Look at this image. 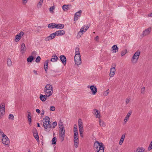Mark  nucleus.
<instances>
[{
	"instance_id": "aec40b11",
	"label": "nucleus",
	"mask_w": 152,
	"mask_h": 152,
	"mask_svg": "<svg viewBox=\"0 0 152 152\" xmlns=\"http://www.w3.org/2000/svg\"><path fill=\"white\" fill-rule=\"evenodd\" d=\"M44 91L48 94V97H49L53 93V89L49 90V89H44Z\"/></svg>"
},
{
	"instance_id": "e433bc0d",
	"label": "nucleus",
	"mask_w": 152,
	"mask_h": 152,
	"mask_svg": "<svg viewBox=\"0 0 152 152\" xmlns=\"http://www.w3.org/2000/svg\"><path fill=\"white\" fill-rule=\"evenodd\" d=\"M28 121L29 122V124H30L31 122V114L30 113H28Z\"/></svg>"
},
{
	"instance_id": "5fc2aeb1",
	"label": "nucleus",
	"mask_w": 152,
	"mask_h": 152,
	"mask_svg": "<svg viewBox=\"0 0 152 152\" xmlns=\"http://www.w3.org/2000/svg\"><path fill=\"white\" fill-rule=\"evenodd\" d=\"M78 135V131H74V136H76Z\"/></svg>"
},
{
	"instance_id": "4468645a",
	"label": "nucleus",
	"mask_w": 152,
	"mask_h": 152,
	"mask_svg": "<svg viewBox=\"0 0 152 152\" xmlns=\"http://www.w3.org/2000/svg\"><path fill=\"white\" fill-rule=\"evenodd\" d=\"M55 33L56 36H61L64 35L65 33V31L63 30L58 31Z\"/></svg>"
},
{
	"instance_id": "ddd939ff",
	"label": "nucleus",
	"mask_w": 152,
	"mask_h": 152,
	"mask_svg": "<svg viewBox=\"0 0 152 152\" xmlns=\"http://www.w3.org/2000/svg\"><path fill=\"white\" fill-rule=\"evenodd\" d=\"M93 114L95 115L97 118H99L100 117V112L96 109H94L93 110Z\"/></svg>"
},
{
	"instance_id": "052dcab7",
	"label": "nucleus",
	"mask_w": 152,
	"mask_h": 152,
	"mask_svg": "<svg viewBox=\"0 0 152 152\" xmlns=\"http://www.w3.org/2000/svg\"><path fill=\"white\" fill-rule=\"evenodd\" d=\"M145 92V87H143L141 89V93L142 94H144Z\"/></svg>"
},
{
	"instance_id": "bf43d9fd",
	"label": "nucleus",
	"mask_w": 152,
	"mask_h": 152,
	"mask_svg": "<svg viewBox=\"0 0 152 152\" xmlns=\"http://www.w3.org/2000/svg\"><path fill=\"white\" fill-rule=\"evenodd\" d=\"M41 59V58H37L36 59V62L37 63L39 62L40 60Z\"/></svg>"
},
{
	"instance_id": "49530a36",
	"label": "nucleus",
	"mask_w": 152,
	"mask_h": 152,
	"mask_svg": "<svg viewBox=\"0 0 152 152\" xmlns=\"http://www.w3.org/2000/svg\"><path fill=\"white\" fill-rule=\"evenodd\" d=\"M5 135L4 134V132L3 131H1V130H0V137H3L4 136H5Z\"/></svg>"
},
{
	"instance_id": "603ef678",
	"label": "nucleus",
	"mask_w": 152,
	"mask_h": 152,
	"mask_svg": "<svg viewBox=\"0 0 152 152\" xmlns=\"http://www.w3.org/2000/svg\"><path fill=\"white\" fill-rule=\"evenodd\" d=\"M9 118L10 119L11 118L12 120H13L14 116L13 115L10 114L9 115Z\"/></svg>"
},
{
	"instance_id": "72a5a7b5",
	"label": "nucleus",
	"mask_w": 152,
	"mask_h": 152,
	"mask_svg": "<svg viewBox=\"0 0 152 152\" xmlns=\"http://www.w3.org/2000/svg\"><path fill=\"white\" fill-rule=\"evenodd\" d=\"M99 124L100 126L103 127H104L105 126V124L104 123L103 121H102L100 119H99Z\"/></svg>"
},
{
	"instance_id": "7c9ffc66",
	"label": "nucleus",
	"mask_w": 152,
	"mask_h": 152,
	"mask_svg": "<svg viewBox=\"0 0 152 152\" xmlns=\"http://www.w3.org/2000/svg\"><path fill=\"white\" fill-rule=\"evenodd\" d=\"M44 89H53L52 85L50 84H47L45 87Z\"/></svg>"
},
{
	"instance_id": "8fccbe9b",
	"label": "nucleus",
	"mask_w": 152,
	"mask_h": 152,
	"mask_svg": "<svg viewBox=\"0 0 152 152\" xmlns=\"http://www.w3.org/2000/svg\"><path fill=\"white\" fill-rule=\"evenodd\" d=\"M55 110V108L54 106H51L50 107V110L52 111H54Z\"/></svg>"
},
{
	"instance_id": "a211bd4d",
	"label": "nucleus",
	"mask_w": 152,
	"mask_h": 152,
	"mask_svg": "<svg viewBox=\"0 0 152 152\" xmlns=\"http://www.w3.org/2000/svg\"><path fill=\"white\" fill-rule=\"evenodd\" d=\"M48 97V95L47 94H46L45 95L40 94L39 98L42 101L44 102L46 100Z\"/></svg>"
},
{
	"instance_id": "c03bdc74",
	"label": "nucleus",
	"mask_w": 152,
	"mask_h": 152,
	"mask_svg": "<svg viewBox=\"0 0 152 152\" xmlns=\"http://www.w3.org/2000/svg\"><path fill=\"white\" fill-rule=\"evenodd\" d=\"M80 134V136L83 137V129H79Z\"/></svg>"
},
{
	"instance_id": "e2e57ef3",
	"label": "nucleus",
	"mask_w": 152,
	"mask_h": 152,
	"mask_svg": "<svg viewBox=\"0 0 152 152\" xmlns=\"http://www.w3.org/2000/svg\"><path fill=\"white\" fill-rule=\"evenodd\" d=\"M48 65H44V68L45 69V71H47V69H48Z\"/></svg>"
},
{
	"instance_id": "f03ea898",
	"label": "nucleus",
	"mask_w": 152,
	"mask_h": 152,
	"mask_svg": "<svg viewBox=\"0 0 152 152\" xmlns=\"http://www.w3.org/2000/svg\"><path fill=\"white\" fill-rule=\"evenodd\" d=\"M50 121V118L48 116L45 117L43 119V126L46 131H49L51 128V125Z\"/></svg>"
},
{
	"instance_id": "338daca9",
	"label": "nucleus",
	"mask_w": 152,
	"mask_h": 152,
	"mask_svg": "<svg viewBox=\"0 0 152 152\" xmlns=\"http://www.w3.org/2000/svg\"><path fill=\"white\" fill-rule=\"evenodd\" d=\"M48 61H49L48 60H47L46 61H45V65H48Z\"/></svg>"
},
{
	"instance_id": "37998d69",
	"label": "nucleus",
	"mask_w": 152,
	"mask_h": 152,
	"mask_svg": "<svg viewBox=\"0 0 152 152\" xmlns=\"http://www.w3.org/2000/svg\"><path fill=\"white\" fill-rule=\"evenodd\" d=\"M35 58H28L27 61L29 62H31Z\"/></svg>"
},
{
	"instance_id": "3c124183",
	"label": "nucleus",
	"mask_w": 152,
	"mask_h": 152,
	"mask_svg": "<svg viewBox=\"0 0 152 152\" xmlns=\"http://www.w3.org/2000/svg\"><path fill=\"white\" fill-rule=\"evenodd\" d=\"M28 0H22V4L23 5H26Z\"/></svg>"
},
{
	"instance_id": "c85d7f7f",
	"label": "nucleus",
	"mask_w": 152,
	"mask_h": 152,
	"mask_svg": "<svg viewBox=\"0 0 152 152\" xmlns=\"http://www.w3.org/2000/svg\"><path fill=\"white\" fill-rule=\"evenodd\" d=\"M56 23H51L48 24V27L50 28H56Z\"/></svg>"
},
{
	"instance_id": "5701e85b",
	"label": "nucleus",
	"mask_w": 152,
	"mask_h": 152,
	"mask_svg": "<svg viewBox=\"0 0 152 152\" xmlns=\"http://www.w3.org/2000/svg\"><path fill=\"white\" fill-rule=\"evenodd\" d=\"M75 50V57H80L81 56V55H80L79 52V48H76Z\"/></svg>"
},
{
	"instance_id": "bb28decb",
	"label": "nucleus",
	"mask_w": 152,
	"mask_h": 152,
	"mask_svg": "<svg viewBox=\"0 0 152 152\" xmlns=\"http://www.w3.org/2000/svg\"><path fill=\"white\" fill-rule=\"evenodd\" d=\"M125 136V134H123L122 135L119 142V144L120 145H121L122 144L124 139Z\"/></svg>"
},
{
	"instance_id": "393cba45",
	"label": "nucleus",
	"mask_w": 152,
	"mask_h": 152,
	"mask_svg": "<svg viewBox=\"0 0 152 152\" xmlns=\"http://www.w3.org/2000/svg\"><path fill=\"white\" fill-rule=\"evenodd\" d=\"M139 58H132L131 59V62L133 64H136Z\"/></svg>"
},
{
	"instance_id": "4d7b16f0",
	"label": "nucleus",
	"mask_w": 152,
	"mask_h": 152,
	"mask_svg": "<svg viewBox=\"0 0 152 152\" xmlns=\"http://www.w3.org/2000/svg\"><path fill=\"white\" fill-rule=\"evenodd\" d=\"M118 51V48L115 45V52H116Z\"/></svg>"
},
{
	"instance_id": "a878e982",
	"label": "nucleus",
	"mask_w": 152,
	"mask_h": 152,
	"mask_svg": "<svg viewBox=\"0 0 152 152\" xmlns=\"http://www.w3.org/2000/svg\"><path fill=\"white\" fill-rule=\"evenodd\" d=\"M83 33L80 30L78 32L76 36V37L77 39H80L83 35Z\"/></svg>"
},
{
	"instance_id": "2f4dec72",
	"label": "nucleus",
	"mask_w": 152,
	"mask_h": 152,
	"mask_svg": "<svg viewBox=\"0 0 152 152\" xmlns=\"http://www.w3.org/2000/svg\"><path fill=\"white\" fill-rule=\"evenodd\" d=\"M7 64L8 66H10L12 65V62L11 60L9 58H7Z\"/></svg>"
},
{
	"instance_id": "20e7f679",
	"label": "nucleus",
	"mask_w": 152,
	"mask_h": 152,
	"mask_svg": "<svg viewBox=\"0 0 152 152\" xmlns=\"http://www.w3.org/2000/svg\"><path fill=\"white\" fill-rule=\"evenodd\" d=\"M5 105L4 103H1L0 105V118H2L4 114Z\"/></svg>"
},
{
	"instance_id": "6e6d98bb",
	"label": "nucleus",
	"mask_w": 152,
	"mask_h": 152,
	"mask_svg": "<svg viewBox=\"0 0 152 152\" xmlns=\"http://www.w3.org/2000/svg\"><path fill=\"white\" fill-rule=\"evenodd\" d=\"M36 53L35 51H33L32 53V56H30V57H32L33 56H36Z\"/></svg>"
},
{
	"instance_id": "09e8293b",
	"label": "nucleus",
	"mask_w": 152,
	"mask_h": 152,
	"mask_svg": "<svg viewBox=\"0 0 152 152\" xmlns=\"http://www.w3.org/2000/svg\"><path fill=\"white\" fill-rule=\"evenodd\" d=\"M74 126V128L73 131H78L77 126L76 124H75Z\"/></svg>"
},
{
	"instance_id": "a18cd8bd",
	"label": "nucleus",
	"mask_w": 152,
	"mask_h": 152,
	"mask_svg": "<svg viewBox=\"0 0 152 152\" xmlns=\"http://www.w3.org/2000/svg\"><path fill=\"white\" fill-rule=\"evenodd\" d=\"M58 59V58H53L51 59V61L52 62H54L56 61Z\"/></svg>"
},
{
	"instance_id": "69168bd1",
	"label": "nucleus",
	"mask_w": 152,
	"mask_h": 152,
	"mask_svg": "<svg viewBox=\"0 0 152 152\" xmlns=\"http://www.w3.org/2000/svg\"><path fill=\"white\" fill-rule=\"evenodd\" d=\"M36 112L38 113H40V111L39 109H37L36 110Z\"/></svg>"
},
{
	"instance_id": "0e129e2a",
	"label": "nucleus",
	"mask_w": 152,
	"mask_h": 152,
	"mask_svg": "<svg viewBox=\"0 0 152 152\" xmlns=\"http://www.w3.org/2000/svg\"><path fill=\"white\" fill-rule=\"evenodd\" d=\"M99 39V37L98 36H96L94 38V40L96 41H98Z\"/></svg>"
},
{
	"instance_id": "6ab92c4d",
	"label": "nucleus",
	"mask_w": 152,
	"mask_h": 152,
	"mask_svg": "<svg viewBox=\"0 0 152 152\" xmlns=\"http://www.w3.org/2000/svg\"><path fill=\"white\" fill-rule=\"evenodd\" d=\"M132 113V111H129V112L127 113L126 116L124 119V121L125 122V123H126L127 122L131 114Z\"/></svg>"
},
{
	"instance_id": "ea45409f",
	"label": "nucleus",
	"mask_w": 152,
	"mask_h": 152,
	"mask_svg": "<svg viewBox=\"0 0 152 152\" xmlns=\"http://www.w3.org/2000/svg\"><path fill=\"white\" fill-rule=\"evenodd\" d=\"M109 89L106 90V91H105L103 94V95L104 96H107L109 93Z\"/></svg>"
},
{
	"instance_id": "f257e3e1",
	"label": "nucleus",
	"mask_w": 152,
	"mask_h": 152,
	"mask_svg": "<svg viewBox=\"0 0 152 152\" xmlns=\"http://www.w3.org/2000/svg\"><path fill=\"white\" fill-rule=\"evenodd\" d=\"M104 145L102 142L98 141L95 142L94 145V150L97 152H104Z\"/></svg>"
},
{
	"instance_id": "9d476101",
	"label": "nucleus",
	"mask_w": 152,
	"mask_h": 152,
	"mask_svg": "<svg viewBox=\"0 0 152 152\" xmlns=\"http://www.w3.org/2000/svg\"><path fill=\"white\" fill-rule=\"evenodd\" d=\"M56 36V34H55V32L52 33L45 38V40L46 41H49L52 40Z\"/></svg>"
},
{
	"instance_id": "473e14b6",
	"label": "nucleus",
	"mask_w": 152,
	"mask_h": 152,
	"mask_svg": "<svg viewBox=\"0 0 152 152\" xmlns=\"http://www.w3.org/2000/svg\"><path fill=\"white\" fill-rule=\"evenodd\" d=\"M82 11L81 10L77 12L75 14V16H76V17L79 18V17H80Z\"/></svg>"
},
{
	"instance_id": "de8ad7c7",
	"label": "nucleus",
	"mask_w": 152,
	"mask_h": 152,
	"mask_svg": "<svg viewBox=\"0 0 152 152\" xmlns=\"http://www.w3.org/2000/svg\"><path fill=\"white\" fill-rule=\"evenodd\" d=\"M52 124L53 125V128H54L55 126H57V123L56 121H55L52 123Z\"/></svg>"
},
{
	"instance_id": "c756f323",
	"label": "nucleus",
	"mask_w": 152,
	"mask_h": 152,
	"mask_svg": "<svg viewBox=\"0 0 152 152\" xmlns=\"http://www.w3.org/2000/svg\"><path fill=\"white\" fill-rule=\"evenodd\" d=\"M55 7L54 6H53L50 7L49 9V10L51 14H53L54 13V10L55 9Z\"/></svg>"
},
{
	"instance_id": "1a4fd4ad",
	"label": "nucleus",
	"mask_w": 152,
	"mask_h": 152,
	"mask_svg": "<svg viewBox=\"0 0 152 152\" xmlns=\"http://www.w3.org/2000/svg\"><path fill=\"white\" fill-rule=\"evenodd\" d=\"M24 33L22 32H21L16 36L15 39V42H18L20 39L23 36Z\"/></svg>"
},
{
	"instance_id": "864d4df0",
	"label": "nucleus",
	"mask_w": 152,
	"mask_h": 152,
	"mask_svg": "<svg viewBox=\"0 0 152 152\" xmlns=\"http://www.w3.org/2000/svg\"><path fill=\"white\" fill-rule=\"evenodd\" d=\"M130 98H127L126 99V104H127L129 103L130 101Z\"/></svg>"
},
{
	"instance_id": "2eb2a0df",
	"label": "nucleus",
	"mask_w": 152,
	"mask_h": 152,
	"mask_svg": "<svg viewBox=\"0 0 152 152\" xmlns=\"http://www.w3.org/2000/svg\"><path fill=\"white\" fill-rule=\"evenodd\" d=\"M76 64L78 65L81 63V58H74Z\"/></svg>"
},
{
	"instance_id": "a19ab883",
	"label": "nucleus",
	"mask_w": 152,
	"mask_h": 152,
	"mask_svg": "<svg viewBox=\"0 0 152 152\" xmlns=\"http://www.w3.org/2000/svg\"><path fill=\"white\" fill-rule=\"evenodd\" d=\"M152 149V140L150 143V144L149 147L148 148V150L150 151Z\"/></svg>"
},
{
	"instance_id": "c9c22d12",
	"label": "nucleus",
	"mask_w": 152,
	"mask_h": 152,
	"mask_svg": "<svg viewBox=\"0 0 152 152\" xmlns=\"http://www.w3.org/2000/svg\"><path fill=\"white\" fill-rule=\"evenodd\" d=\"M61 61L65 65L66 62V58H59Z\"/></svg>"
},
{
	"instance_id": "0eeeda50",
	"label": "nucleus",
	"mask_w": 152,
	"mask_h": 152,
	"mask_svg": "<svg viewBox=\"0 0 152 152\" xmlns=\"http://www.w3.org/2000/svg\"><path fill=\"white\" fill-rule=\"evenodd\" d=\"M26 50V47L25 44L24 43H22L20 45V52L22 54H24Z\"/></svg>"
},
{
	"instance_id": "b1692460",
	"label": "nucleus",
	"mask_w": 152,
	"mask_h": 152,
	"mask_svg": "<svg viewBox=\"0 0 152 152\" xmlns=\"http://www.w3.org/2000/svg\"><path fill=\"white\" fill-rule=\"evenodd\" d=\"M114 75V67H113L110 69V77H113Z\"/></svg>"
},
{
	"instance_id": "79ce46f5",
	"label": "nucleus",
	"mask_w": 152,
	"mask_h": 152,
	"mask_svg": "<svg viewBox=\"0 0 152 152\" xmlns=\"http://www.w3.org/2000/svg\"><path fill=\"white\" fill-rule=\"evenodd\" d=\"M78 18L76 16H74V24H75L76 23L77 20L78 19Z\"/></svg>"
},
{
	"instance_id": "6e6552de",
	"label": "nucleus",
	"mask_w": 152,
	"mask_h": 152,
	"mask_svg": "<svg viewBox=\"0 0 152 152\" xmlns=\"http://www.w3.org/2000/svg\"><path fill=\"white\" fill-rule=\"evenodd\" d=\"M79 136H74V143L75 147L77 148L79 145Z\"/></svg>"
},
{
	"instance_id": "7ed1b4c3",
	"label": "nucleus",
	"mask_w": 152,
	"mask_h": 152,
	"mask_svg": "<svg viewBox=\"0 0 152 152\" xmlns=\"http://www.w3.org/2000/svg\"><path fill=\"white\" fill-rule=\"evenodd\" d=\"M152 28L151 27H149L146 29H145L142 32L141 35L143 37L147 36L150 34Z\"/></svg>"
},
{
	"instance_id": "f3484780",
	"label": "nucleus",
	"mask_w": 152,
	"mask_h": 152,
	"mask_svg": "<svg viewBox=\"0 0 152 152\" xmlns=\"http://www.w3.org/2000/svg\"><path fill=\"white\" fill-rule=\"evenodd\" d=\"M78 125L79 126V129H83V123L82 120L81 119H79L78 120Z\"/></svg>"
},
{
	"instance_id": "13d9d810",
	"label": "nucleus",
	"mask_w": 152,
	"mask_h": 152,
	"mask_svg": "<svg viewBox=\"0 0 152 152\" xmlns=\"http://www.w3.org/2000/svg\"><path fill=\"white\" fill-rule=\"evenodd\" d=\"M127 52L126 50H125L123 51L121 53V56H123Z\"/></svg>"
},
{
	"instance_id": "680f3d73",
	"label": "nucleus",
	"mask_w": 152,
	"mask_h": 152,
	"mask_svg": "<svg viewBox=\"0 0 152 152\" xmlns=\"http://www.w3.org/2000/svg\"><path fill=\"white\" fill-rule=\"evenodd\" d=\"M59 127L60 128H61V127H63V124L61 122H60L59 123Z\"/></svg>"
},
{
	"instance_id": "4be33fe9",
	"label": "nucleus",
	"mask_w": 152,
	"mask_h": 152,
	"mask_svg": "<svg viewBox=\"0 0 152 152\" xmlns=\"http://www.w3.org/2000/svg\"><path fill=\"white\" fill-rule=\"evenodd\" d=\"M44 0H40L37 5V7L38 9L41 8Z\"/></svg>"
},
{
	"instance_id": "f8f14e48",
	"label": "nucleus",
	"mask_w": 152,
	"mask_h": 152,
	"mask_svg": "<svg viewBox=\"0 0 152 152\" xmlns=\"http://www.w3.org/2000/svg\"><path fill=\"white\" fill-rule=\"evenodd\" d=\"M89 28V26L88 25H84L81 28L80 30L84 33Z\"/></svg>"
},
{
	"instance_id": "9b49d317",
	"label": "nucleus",
	"mask_w": 152,
	"mask_h": 152,
	"mask_svg": "<svg viewBox=\"0 0 152 152\" xmlns=\"http://www.w3.org/2000/svg\"><path fill=\"white\" fill-rule=\"evenodd\" d=\"M2 143L5 145H8L10 141L7 136L5 135L2 137Z\"/></svg>"
},
{
	"instance_id": "39448f33",
	"label": "nucleus",
	"mask_w": 152,
	"mask_h": 152,
	"mask_svg": "<svg viewBox=\"0 0 152 152\" xmlns=\"http://www.w3.org/2000/svg\"><path fill=\"white\" fill-rule=\"evenodd\" d=\"M88 88H90L91 91L93 95H95L97 92V89L96 86L94 85L91 86H87Z\"/></svg>"
},
{
	"instance_id": "412c9836",
	"label": "nucleus",
	"mask_w": 152,
	"mask_h": 152,
	"mask_svg": "<svg viewBox=\"0 0 152 152\" xmlns=\"http://www.w3.org/2000/svg\"><path fill=\"white\" fill-rule=\"evenodd\" d=\"M56 28L57 29H61L64 28V25L61 24L56 23Z\"/></svg>"
},
{
	"instance_id": "4c0bfd02",
	"label": "nucleus",
	"mask_w": 152,
	"mask_h": 152,
	"mask_svg": "<svg viewBox=\"0 0 152 152\" xmlns=\"http://www.w3.org/2000/svg\"><path fill=\"white\" fill-rule=\"evenodd\" d=\"M140 51H137L134 54V57H137V56H140Z\"/></svg>"
},
{
	"instance_id": "774afa93",
	"label": "nucleus",
	"mask_w": 152,
	"mask_h": 152,
	"mask_svg": "<svg viewBox=\"0 0 152 152\" xmlns=\"http://www.w3.org/2000/svg\"><path fill=\"white\" fill-rule=\"evenodd\" d=\"M148 16L149 17H152V12L149 14Z\"/></svg>"
},
{
	"instance_id": "f704fd0d",
	"label": "nucleus",
	"mask_w": 152,
	"mask_h": 152,
	"mask_svg": "<svg viewBox=\"0 0 152 152\" xmlns=\"http://www.w3.org/2000/svg\"><path fill=\"white\" fill-rule=\"evenodd\" d=\"M69 8V6L67 5H64L62 7V9L64 11H66L68 10Z\"/></svg>"
},
{
	"instance_id": "423d86ee",
	"label": "nucleus",
	"mask_w": 152,
	"mask_h": 152,
	"mask_svg": "<svg viewBox=\"0 0 152 152\" xmlns=\"http://www.w3.org/2000/svg\"><path fill=\"white\" fill-rule=\"evenodd\" d=\"M60 133L59 135L61 137V139L63 141L64 139L65 134V129H64V127H61V128H60Z\"/></svg>"
},
{
	"instance_id": "cd10ccee",
	"label": "nucleus",
	"mask_w": 152,
	"mask_h": 152,
	"mask_svg": "<svg viewBox=\"0 0 152 152\" xmlns=\"http://www.w3.org/2000/svg\"><path fill=\"white\" fill-rule=\"evenodd\" d=\"M145 149L143 148H141L139 147L137 148L136 150V152H144Z\"/></svg>"
},
{
	"instance_id": "58836bf2",
	"label": "nucleus",
	"mask_w": 152,
	"mask_h": 152,
	"mask_svg": "<svg viewBox=\"0 0 152 152\" xmlns=\"http://www.w3.org/2000/svg\"><path fill=\"white\" fill-rule=\"evenodd\" d=\"M56 137H54L52 139V144H56Z\"/></svg>"
},
{
	"instance_id": "dca6fc26",
	"label": "nucleus",
	"mask_w": 152,
	"mask_h": 152,
	"mask_svg": "<svg viewBox=\"0 0 152 152\" xmlns=\"http://www.w3.org/2000/svg\"><path fill=\"white\" fill-rule=\"evenodd\" d=\"M33 135L34 137L36 139L37 141H39V137L38 135L37 131L36 129H35L33 132Z\"/></svg>"
}]
</instances>
